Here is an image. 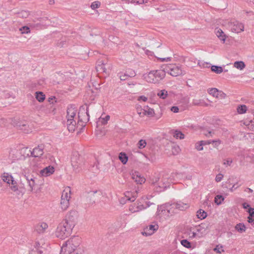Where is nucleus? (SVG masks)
<instances>
[{
	"label": "nucleus",
	"instance_id": "1",
	"mask_svg": "<svg viewBox=\"0 0 254 254\" xmlns=\"http://www.w3.org/2000/svg\"><path fill=\"white\" fill-rule=\"evenodd\" d=\"M77 237H73L64 242L60 254H79V242Z\"/></svg>",
	"mask_w": 254,
	"mask_h": 254
},
{
	"label": "nucleus",
	"instance_id": "2",
	"mask_svg": "<svg viewBox=\"0 0 254 254\" xmlns=\"http://www.w3.org/2000/svg\"><path fill=\"white\" fill-rule=\"evenodd\" d=\"M2 181L8 184H11L10 189L15 192L16 193L20 196H22L24 194V189L18 187L16 181L14 179L13 177L6 173H4L1 176Z\"/></svg>",
	"mask_w": 254,
	"mask_h": 254
},
{
	"label": "nucleus",
	"instance_id": "3",
	"mask_svg": "<svg viewBox=\"0 0 254 254\" xmlns=\"http://www.w3.org/2000/svg\"><path fill=\"white\" fill-rule=\"evenodd\" d=\"M66 222L63 220L58 226L56 231V236L61 239H64L70 235L73 228L66 225Z\"/></svg>",
	"mask_w": 254,
	"mask_h": 254
},
{
	"label": "nucleus",
	"instance_id": "4",
	"mask_svg": "<svg viewBox=\"0 0 254 254\" xmlns=\"http://www.w3.org/2000/svg\"><path fill=\"white\" fill-rule=\"evenodd\" d=\"M78 117V124H80V123H81L82 124L81 126L82 127H85V123L88 122L89 120L88 108L84 106H81L79 108Z\"/></svg>",
	"mask_w": 254,
	"mask_h": 254
},
{
	"label": "nucleus",
	"instance_id": "5",
	"mask_svg": "<svg viewBox=\"0 0 254 254\" xmlns=\"http://www.w3.org/2000/svg\"><path fill=\"white\" fill-rule=\"evenodd\" d=\"M77 218V212L75 210H72L66 215L65 218L63 221L66 222V225L68 224L72 228H74L76 223Z\"/></svg>",
	"mask_w": 254,
	"mask_h": 254
},
{
	"label": "nucleus",
	"instance_id": "6",
	"mask_svg": "<svg viewBox=\"0 0 254 254\" xmlns=\"http://www.w3.org/2000/svg\"><path fill=\"white\" fill-rule=\"evenodd\" d=\"M71 165L76 172L80 170L81 165V161L79 154L77 153H74L71 158Z\"/></svg>",
	"mask_w": 254,
	"mask_h": 254
},
{
	"label": "nucleus",
	"instance_id": "7",
	"mask_svg": "<svg viewBox=\"0 0 254 254\" xmlns=\"http://www.w3.org/2000/svg\"><path fill=\"white\" fill-rule=\"evenodd\" d=\"M171 207L169 209H168V212L171 213L172 209H176L180 211H184L188 209L190 205L188 203H184L181 201L174 202L170 205Z\"/></svg>",
	"mask_w": 254,
	"mask_h": 254
},
{
	"label": "nucleus",
	"instance_id": "8",
	"mask_svg": "<svg viewBox=\"0 0 254 254\" xmlns=\"http://www.w3.org/2000/svg\"><path fill=\"white\" fill-rule=\"evenodd\" d=\"M152 71L153 73H154V77L157 80V82L165 77L166 72H169V70L166 66L164 68L162 67V68L160 69Z\"/></svg>",
	"mask_w": 254,
	"mask_h": 254
},
{
	"label": "nucleus",
	"instance_id": "9",
	"mask_svg": "<svg viewBox=\"0 0 254 254\" xmlns=\"http://www.w3.org/2000/svg\"><path fill=\"white\" fill-rule=\"evenodd\" d=\"M44 145L40 144L37 147H35L32 151L29 150L30 152V156L33 157H40L44 153Z\"/></svg>",
	"mask_w": 254,
	"mask_h": 254
},
{
	"label": "nucleus",
	"instance_id": "10",
	"mask_svg": "<svg viewBox=\"0 0 254 254\" xmlns=\"http://www.w3.org/2000/svg\"><path fill=\"white\" fill-rule=\"evenodd\" d=\"M27 183L28 184V190L30 191L35 190H36V187L37 186V184L35 182V177H33L32 176L28 175L27 176H25Z\"/></svg>",
	"mask_w": 254,
	"mask_h": 254
},
{
	"label": "nucleus",
	"instance_id": "11",
	"mask_svg": "<svg viewBox=\"0 0 254 254\" xmlns=\"http://www.w3.org/2000/svg\"><path fill=\"white\" fill-rule=\"evenodd\" d=\"M158 229V226L157 225H149L146 226L143 230V231L141 232L142 234L144 236H150L153 234L157 229Z\"/></svg>",
	"mask_w": 254,
	"mask_h": 254
},
{
	"label": "nucleus",
	"instance_id": "12",
	"mask_svg": "<svg viewBox=\"0 0 254 254\" xmlns=\"http://www.w3.org/2000/svg\"><path fill=\"white\" fill-rule=\"evenodd\" d=\"M167 68L169 71L170 70V74L173 76H177L183 74L181 66H174L173 67L169 68L167 66Z\"/></svg>",
	"mask_w": 254,
	"mask_h": 254
},
{
	"label": "nucleus",
	"instance_id": "13",
	"mask_svg": "<svg viewBox=\"0 0 254 254\" xmlns=\"http://www.w3.org/2000/svg\"><path fill=\"white\" fill-rule=\"evenodd\" d=\"M13 124L14 127L24 131H26L28 127L26 122L24 121L14 120L13 122Z\"/></svg>",
	"mask_w": 254,
	"mask_h": 254
},
{
	"label": "nucleus",
	"instance_id": "14",
	"mask_svg": "<svg viewBox=\"0 0 254 254\" xmlns=\"http://www.w3.org/2000/svg\"><path fill=\"white\" fill-rule=\"evenodd\" d=\"M143 78L148 82L157 83V80L154 77V73H153L152 70L150 71L148 74H143Z\"/></svg>",
	"mask_w": 254,
	"mask_h": 254
},
{
	"label": "nucleus",
	"instance_id": "15",
	"mask_svg": "<svg viewBox=\"0 0 254 254\" xmlns=\"http://www.w3.org/2000/svg\"><path fill=\"white\" fill-rule=\"evenodd\" d=\"M54 171L55 169L53 167L48 166L41 170L40 173L41 176L47 177L53 174Z\"/></svg>",
	"mask_w": 254,
	"mask_h": 254
},
{
	"label": "nucleus",
	"instance_id": "16",
	"mask_svg": "<svg viewBox=\"0 0 254 254\" xmlns=\"http://www.w3.org/2000/svg\"><path fill=\"white\" fill-rule=\"evenodd\" d=\"M132 178L137 184H142L145 182V179L140 176L138 172H135L132 175Z\"/></svg>",
	"mask_w": 254,
	"mask_h": 254
},
{
	"label": "nucleus",
	"instance_id": "17",
	"mask_svg": "<svg viewBox=\"0 0 254 254\" xmlns=\"http://www.w3.org/2000/svg\"><path fill=\"white\" fill-rule=\"evenodd\" d=\"M215 32L218 38L223 41V43H224L226 40V35L223 31L221 29L217 28L215 29Z\"/></svg>",
	"mask_w": 254,
	"mask_h": 254
},
{
	"label": "nucleus",
	"instance_id": "18",
	"mask_svg": "<svg viewBox=\"0 0 254 254\" xmlns=\"http://www.w3.org/2000/svg\"><path fill=\"white\" fill-rule=\"evenodd\" d=\"M244 29V26L242 23H237L236 24H234L232 30L233 31L236 33H240L243 31Z\"/></svg>",
	"mask_w": 254,
	"mask_h": 254
},
{
	"label": "nucleus",
	"instance_id": "19",
	"mask_svg": "<svg viewBox=\"0 0 254 254\" xmlns=\"http://www.w3.org/2000/svg\"><path fill=\"white\" fill-rule=\"evenodd\" d=\"M76 113V110L72 107H68L67 109V118L74 119Z\"/></svg>",
	"mask_w": 254,
	"mask_h": 254
},
{
	"label": "nucleus",
	"instance_id": "20",
	"mask_svg": "<svg viewBox=\"0 0 254 254\" xmlns=\"http://www.w3.org/2000/svg\"><path fill=\"white\" fill-rule=\"evenodd\" d=\"M235 230L240 233L245 232L246 227L243 223H239L235 226Z\"/></svg>",
	"mask_w": 254,
	"mask_h": 254
},
{
	"label": "nucleus",
	"instance_id": "21",
	"mask_svg": "<svg viewBox=\"0 0 254 254\" xmlns=\"http://www.w3.org/2000/svg\"><path fill=\"white\" fill-rule=\"evenodd\" d=\"M48 228V225L46 223H42L40 225L36 226L35 230L38 233H43L46 229Z\"/></svg>",
	"mask_w": 254,
	"mask_h": 254
},
{
	"label": "nucleus",
	"instance_id": "22",
	"mask_svg": "<svg viewBox=\"0 0 254 254\" xmlns=\"http://www.w3.org/2000/svg\"><path fill=\"white\" fill-rule=\"evenodd\" d=\"M119 159L125 165L127 163L128 158L126 153L122 152L119 155Z\"/></svg>",
	"mask_w": 254,
	"mask_h": 254
},
{
	"label": "nucleus",
	"instance_id": "23",
	"mask_svg": "<svg viewBox=\"0 0 254 254\" xmlns=\"http://www.w3.org/2000/svg\"><path fill=\"white\" fill-rule=\"evenodd\" d=\"M101 63V62H99V64L96 66L97 71L99 72L107 73V70L105 67V64L103 63L100 64Z\"/></svg>",
	"mask_w": 254,
	"mask_h": 254
},
{
	"label": "nucleus",
	"instance_id": "24",
	"mask_svg": "<svg viewBox=\"0 0 254 254\" xmlns=\"http://www.w3.org/2000/svg\"><path fill=\"white\" fill-rule=\"evenodd\" d=\"M35 97L40 102H43L45 99V94L41 91H37L35 93Z\"/></svg>",
	"mask_w": 254,
	"mask_h": 254
},
{
	"label": "nucleus",
	"instance_id": "25",
	"mask_svg": "<svg viewBox=\"0 0 254 254\" xmlns=\"http://www.w3.org/2000/svg\"><path fill=\"white\" fill-rule=\"evenodd\" d=\"M211 70L212 71L217 74H220L223 71V67L218 65H211Z\"/></svg>",
	"mask_w": 254,
	"mask_h": 254
},
{
	"label": "nucleus",
	"instance_id": "26",
	"mask_svg": "<svg viewBox=\"0 0 254 254\" xmlns=\"http://www.w3.org/2000/svg\"><path fill=\"white\" fill-rule=\"evenodd\" d=\"M234 67L240 70L243 69L246 66L245 63L243 61H236L234 63Z\"/></svg>",
	"mask_w": 254,
	"mask_h": 254
},
{
	"label": "nucleus",
	"instance_id": "27",
	"mask_svg": "<svg viewBox=\"0 0 254 254\" xmlns=\"http://www.w3.org/2000/svg\"><path fill=\"white\" fill-rule=\"evenodd\" d=\"M158 96L162 99H165L168 97V92L165 89L161 90L157 93Z\"/></svg>",
	"mask_w": 254,
	"mask_h": 254
},
{
	"label": "nucleus",
	"instance_id": "28",
	"mask_svg": "<svg viewBox=\"0 0 254 254\" xmlns=\"http://www.w3.org/2000/svg\"><path fill=\"white\" fill-rule=\"evenodd\" d=\"M197 216L199 219L202 220L206 217L207 213L204 210L200 209L197 212Z\"/></svg>",
	"mask_w": 254,
	"mask_h": 254
},
{
	"label": "nucleus",
	"instance_id": "29",
	"mask_svg": "<svg viewBox=\"0 0 254 254\" xmlns=\"http://www.w3.org/2000/svg\"><path fill=\"white\" fill-rule=\"evenodd\" d=\"M237 110L239 114H243L246 112L247 107L245 105H240L237 107Z\"/></svg>",
	"mask_w": 254,
	"mask_h": 254
},
{
	"label": "nucleus",
	"instance_id": "30",
	"mask_svg": "<svg viewBox=\"0 0 254 254\" xmlns=\"http://www.w3.org/2000/svg\"><path fill=\"white\" fill-rule=\"evenodd\" d=\"M69 204V200H65L63 198L61 199V208L63 210H66L68 208Z\"/></svg>",
	"mask_w": 254,
	"mask_h": 254
},
{
	"label": "nucleus",
	"instance_id": "31",
	"mask_svg": "<svg viewBox=\"0 0 254 254\" xmlns=\"http://www.w3.org/2000/svg\"><path fill=\"white\" fill-rule=\"evenodd\" d=\"M181 244L186 248L190 249L191 248V244L187 239H183L181 240Z\"/></svg>",
	"mask_w": 254,
	"mask_h": 254
},
{
	"label": "nucleus",
	"instance_id": "32",
	"mask_svg": "<svg viewBox=\"0 0 254 254\" xmlns=\"http://www.w3.org/2000/svg\"><path fill=\"white\" fill-rule=\"evenodd\" d=\"M218 92L219 90L215 88H212L210 89H209L208 90V93L212 95L213 97H217L218 96Z\"/></svg>",
	"mask_w": 254,
	"mask_h": 254
},
{
	"label": "nucleus",
	"instance_id": "33",
	"mask_svg": "<svg viewBox=\"0 0 254 254\" xmlns=\"http://www.w3.org/2000/svg\"><path fill=\"white\" fill-rule=\"evenodd\" d=\"M224 199V198L222 195L218 194L215 196L214 201L217 205H220L221 204Z\"/></svg>",
	"mask_w": 254,
	"mask_h": 254
},
{
	"label": "nucleus",
	"instance_id": "34",
	"mask_svg": "<svg viewBox=\"0 0 254 254\" xmlns=\"http://www.w3.org/2000/svg\"><path fill=\"white\" fill-rule=\"evenodd\" d=\"M54 99H56L55 97H50V98H49V100L48 101L50 103V104H49V106H50V108H51V110L50 112L52 113H53V114H55L56 108L54 107L53 102L51 103V101H52Z\"/></svg>",
	"mask_w": 254,
	"mask_h": 254
},
{
	"label": "nucleus",
	"instance_id": "35",
	"mask_svg": "<svg viewBox=\"0 0 254 254\" xmlns=\"http://www.w3.org/2000/svg\"><path fill=\"white\" fill-rule=\"evenodd\" d=\"M154 114V110L151 108H149L147 110L144 109L143 111V116L148 115L149 116H153Z\"/></svg>",
	"mask_w": 254,
	"mask_h": 254
},
{
	"label": "nucleus",
	"instance_id": "36",
	"mask_svg": "<svg viewBox=\"0 0 254 254\" xmlns=\"http://www.w3.org/2000/svg\"><path fill=\"white\" fill-rule=\"evenodd\" d=\"M174 137L177 139H184L185 135L180 131L176 130L174 134Z\"/></svg>",
	"mask_w": 254,
	"mask_h": 254
},
{
	"label": "nucleus",
	"instance_id": "37",
	"mask_svg": "<svg viewBox=\"0 0 254 254\" xmlns=\"http://www.w3.org/2000/svg\"><path fill=\"white\" fill-rule=\"evenodd\" d=\"M101 5V2L99 1H95L93 2L91 4V8L94 10L100 7Z\"/></svg>",
	"mask_w": 254,
	"mask_h": 254
},
{
	"label": "nucleus",
	"instance_id": "38",
	"mask_svg": "<svg viewBox=\"0 0 254 254\" xmlns=\"http://www.w3.org/2000/svg\"><path fill=\"white\" fill-rule=\"evenodd\" d=\"M137 145L139 149H143L146 146V142L145 140L141 139L138 141Z\"/></svg>",
	"mask_w": 254,
	"mask_h": 254
},
{
	"label": "nucleus",
	"instance_id": "39",
	"mask_svg": "<svg viewBox=\"0 0 254 254\" xmlns=\"http://www.w3.org/2000/svg\"><path fill=\"white\" fill-rule=\"evenodd\" d=\"M19 30L22 34H27L30 32L29 27L26 26H22Z\"/></svg>",
	"mask_w": 254,
	"mask_h": 254
},
{
	"label": "nucleus",
	"instance_id": "40",
	"mask_svg": "<svg viewBox=\"0 0 254 254\" xmlns=\"http://www.w3.org/2000/svg\"><path fill=\"white\" fill-rule=\"evenodd\" d=\"M118 76L121 80H125L128 77L127 74V72L125 73L120 72L118 73Z\"/></svg>",
	"mask_w": 254,
	"mask_h": 254
},
{
	"label": "nucleus",
	"instance_id": "41",
	"mask_svg": "<svg viewBox=\"0 0 254 254\" xmlns=\"http://www.w3.org/2000/svg\"><path fill=\"white\" fill-rule=\"evenodd\" d=\"M223 246L222 245H217L215 248L213 249V251L218 254H221L224 251L222 249Z\"/></svg>",
	"mask_w": 254,
	"mask_h": 254
},
{
	"label": "nucleus",
	"instance_id": "42",
	"mask_svg": "<svg viewBox=\"0 0 254 254\" xmlns=\"http://www.w3.org/2000/svg\"><path fill=\"white\" fill-rule=\"evenodd\" d=\"M198 64L202 68H209L211 66L208 63H202L199 61L198 63Z\"/></svg>",
	"mask_w": 254,
	"mask_h": 254
},
{
	"label": "nucleus",
	"instance_id": "43",
	"mask_svg": "<svg viewBox=\"0 0 254 254\" xmlns=\"http://www.w3.org/2000/svg\"><path fill=\"white\" fill-rule=\"evenodd\" d=\"M70 196L68 195V192L65 190H64L62 194L61 199L63 198L65 200H69Z\"/></svg>",
	"mask_w": 254,
	"mask_h": 254
},
{
	"label": "nucleus",
	"instance_id": "44",
	"mask_svg": "<svg viewBox=\"0 0 254 254\" xmlns=\"http://www.w3.org/2000/svg\"><path fill=\"white\" fill-rule=\"evenodd\" d=\"M221 143V141L220 139L211 140V143L213 144L214 147H217Z\"/></svg>",
	"mask_w": 254,
	"mask_h": 254
},
{
	"label": "nucleus",
	"instance_id": "45",
	"mask_svg": "<svg viewBox=\"0 0 254 254\" xmlns=\"http://www.w3.org/2000/svg\"><path fill=\"white\" fill-rule=\"evenodd\" d=\"M248 222L252 225L254 224V215H249L247 217Z\"/></svg>",
	"mask_w": 254,
	"mask_h": 254
},
{
	"label": "nucleus",
	"instance_id": "46",
	"mask_svg": "<svg viewBox=\"0 0 254 254\" xmlns=\"http://www.w3.org/2000/svg\"><path fill=\"white\" fill-rule=\"evenodd\" d=\"M127 72V74L128 75V77H134L135 76V72L134 70L132 69H128V70L126 71Z\"/></svg>",
	"mask_w": 254,
	"mask_h": 254
},
{
	"label": "nucleus",
	"instance_id": "47",
	"mask_svg": "<svg viewBox=\"0 0 254 254\" xmlns=\"http://www.w3.org/2000/svg\"><path fill=\"white\" fill-rule=\"evenodd\" d=\"M110 119V116L107 115L105 118L101 119V122L103 125H105L107 123L108 121Z\"/></svg>",
	"mask_w": 254,
	"mask_h": 254
},
{
	"label": "nucleus",
	"instance_id": "48",
	"mask_svg": "<svg viewBox=\"0 0 254 254\" xmlns=\"http://www.w3.org/2000/svg\"><path fill=\"white\" fill-rule=\"evenodd\" d=\"M153 204V203H151L150 201H148L146 202V205L145 206H144L143 205L140 204L139 205L138 207L140 208V209H145L147 208V207H149L151 204Z\"/></svg>",
	"mask_w": 254,
	"mask_h": 254
},
{
	"label": "nucleus",
	"instance_id": "49",
	"mask_svg": "<svg viewBox=\"0 0 254 254\" xmlns=\"http://www.w3.org/2000/svg\"><path fill=\"white\" fill-rule=\"evenodd\" d=\"M132 2L136 4H143L147 2L148 0H131Z\"/></svg>",
	"mask_w": 254,
	"mask_h": 254
},
{
	"label": "nucleus",
	"instance_id": "50",
	"mask_svg": "<svg viewBox=\"0 0 254 254\" xmlns=\"http://www.w3.org/2000/svg\"><path fill=\"white\" fill-rule=\"evenodd\" d=\"M67 123L76 127V121L74 120V119L67 118Z\"/></svg>",
	"mask_w": 254,
	"mask_h": 254
},
{
	"label": "nucleus",
	"instance_id": "51",
	"mask_svg": "<svg viewBox=\"0 0 254 254\" xmlns=\"http://www.w3.org/2000/svg\"><path fill=\"white\" fill-rule=\"evenodd\" d=\"M203 146L202 144L199 141L196 143L195 148L197 150L201 151L203 150Z\"/></svg>",
	"mask_w": 254,
	"mask_h": 254
},
{
	"label": "nucleus",
	"instance_id": "52",
	"mask_svg": "<svg viewBox=\"0 0 254 254\" xmlns=\"http://www.w3.org/2000/svg\"><path fill=\"white\" fill-rule=\"evenodd\" d=\"M135 194H136V192L135 193ZM127 194H128V195H127V194L126 195V196L127 197H128V199L131 201V202H133L135 200V198H136V195H133L132 197H129V192H127Z\"/></svg>",
	"mask_w": 254,
	"mask_h": 254
},
{
	"label": "nucleus",
	"instance_id": "53",
	"mask_svg": "<svg viewBox=\"0 0 254 254\" xmlns=\"http://www.w3.org/2000/svg\"><path fill=\"white\" fill-rule=\"evenodd\" d=\"M165 210V206L163 205L158 206L157 208V212L158 214H160L163 211Z\"/></svg>",
	"mask_w": 254,
	"mask_h": 254
},
{
	"label": "nucleus",
	"instance_id": "54",
	"mask_svg": "<svg viewBox=\"0 0 254 254\" xmlns=\"http://www.w3.org/2000/svg\"><path fill=\"white\" fill-rule=\"evenodd\" d=\"M67 128L70 132H73L75 130L76 127L73 125H71L67 123Z\"/></svg>",
	"mask_w": 254,
	"mask_h": 254
},
{
	"label": "nucleus",
	"instance_id": "55",
	"mask_svg": "<svg viewBox=\"0 0 254 254\" xmlns=\"http://www.w3.org/2000/svg\"><path fill=\"white\" fill-rule=\"evenodd\" d=\"M223 178V175L222 174L220 173L216 176V177L215 178V181L217 182H219L222 180Z\"/></svg>",
	"mask_w": 254,
	"mask_h": 254
},
{
	"label": "nucleus",
	"instance_id": "56",
	"mask_svg": "<svg viewBox=\"0 0 254 254\" xmlns=\"http://www.w3.org/2000/svg\"><path fill=\"white\" fill-rule=\"evenodd\" d=\"M170 110L175 113H177L179 112V109L178 106H172Z\"/></svg>",
	"mask_w": 254,
	"mask_h": 254
},
{
	"label": "nucleus",
	"instance_id": "57",
	"mask_svg": "<svg viewBox=\"0 0 254 254\" xmlns=\"http://www.w3.org/2000/svg\"><path fill=\"white\" fill-rule=\"evenodd\" d=\"M43 252L42 250H37V251H32L29 254H43Z\"/></svg>",
	"mask_w": 254,
	"mask_h": 254
},
{
	"label": "nucleus",
	"instance_id": "58",
	"mask_svg": "<svg viewBox=\"0 0 254 254\" xmlns=\"http://www.w3.org/2000/svg\"><path fill=\"white\" fill-rule=\"evenodd\" d=\"M233 161L231 159L228 158L225 162H224V165L230 166Z\"/></svg>",
	"mask_w": 254,
	"mask_h": 254
},
{
	"label": "nucleus",
	"instance_id": "59",
	"mask_svg": "<svg viewBox=\"0 0 254 254\" xmlns=\"http://www.w3.org/2000/svg\"><path fill=\"white\" fill-rule=\"evenodd\" d=\"M138 100L146 102L147 100V98L144 95H142L138 97Z\"/></svg>",
	"mask_w": 254,
	"mask_h": 254
},
{
	"label": "nucleus",
	"instance_id": "60",
	"mask_svg": "<svg viewBox=\"0 0 254 254\" xmlns=\"http://www.w3.org/2000/svg\"><path fill=\"white\" fill-rule=\"evenodd\" d=\"M242 205L244 209H248L249 210L251 207V205L247 202H244Z\"/></svg>",
	"mask_w": 254,
	"mask_h": 254
},
{
	"label": "nucleus",
	"instance_id": "61",
	"mask_svg": "<svg viewBox=\"0 0 254 254\" xmlns=\"http://www.w3.org/2000/svg\"><path fill=\"white\" fill-rule=\"evenodd\" d=\"M200 142L203 145H205L206 144H210L211 143V140H201Z\"/></svg>",
	"mask_w": 254,
	"mask_h": 254
},
{
	"label": "nucleus",
	"instance_id": "62",
	"mask_svg": "<svg viewBox=\"0 0 254 254\" xmlns=\"http://www.w3.org/2000/svg\"><path fill=\"white\" fill-rule=\"evenodd\" d=\"M238 183H236V184H234L233 185V186L230 189V191L231 192H233L234 190L237 189L238 187L240 186V185H238L237 186H236Z\"/></svg>",
	"mask_w": 254,
	"mask_h": 254
},
{
	"label": "nucleus",
	"instance_id": "63",
	"mask_svg": "<svg viewBox=\"0 0 254 254\" xmlns=\"http://www.w3.org/2000/svg\"><path fill=\"white\" fill-rule=\"evenodd\" d=\"M249 215H254V208L251 207L248 210Z\"/></svg>",
	"mask_w": 254,
	"mask_h": 254
},
{
	"label": "nucleus",
	"instance_id": "64",
	"mask_svg": "<svg viewBox=\"0 0 254 254\" xmlns=\"http://www.w3.org/2000/svg\"><path fill=\"white\" fill-rule=\"evenodd\" d=\"M20 14L22 17H26L28 15L29 13L26 11H23L21 12Z\"/></svg>",
	"mask_w": 254,
	"mask_h": 254
}]
</instances>
